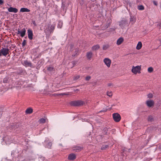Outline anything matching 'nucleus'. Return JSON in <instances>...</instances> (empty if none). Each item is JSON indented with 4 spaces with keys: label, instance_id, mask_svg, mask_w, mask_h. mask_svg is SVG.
<instances>
[{
    "label": "nucleus",
    "instance_id": "b1692460",
    "mask_svg": "<svg viewBox=\"0 0 161 161\" xmlns=\"http://www.w3.org/2000/svg\"><path fill=\"white\" fill-rule=\"evenodd\" d=\"M137 8L140 10H143L144 9V8L143 6L141 5L138 6Z\"/></svg>",
    "mask_w": 161,
    "mask_h": 161
},
{
    "label": "nucleus",
    "instance_id": "8fccbe9b",
    "mask_svg": "<svg viewBox=\"0 0 161 161\" xmlns=\"http://www.w3.org/2000/svg\"><path fill=\"white\" fill-rule=\"evenodd\" d=\"M8 10L9 12H10V8H8Z\"/></svg>",
    "mask_w": 161,
    "mask_h": 161
},
{
    "label": "nucleus",
    "instance_id": "de8ad7c7",
    "mask_svg": "<svg viewBox=\"0 0 161 161\" xmlns=\"http://www.w3.org/2000/svg\"><path fill=\"white\" fill-rule=\"evenodd\" d=\"M2 114V112L0 111V117H1Z\"/></svg>",
    "mask_w": 161,
    "mask_h": 161
},
{
    "label": "nucleus",
    "instance_id": "7c9ffc66",
    "mask_svg": "<svg viewBox=\"0 0 161 161\" xmlns=\"http://www.w3.org/2000/svg\"><path fill=\"white\" fill-rule=\"evenodd\" d=\"M26 40H23L22 43V46L23 47H24L26 45Z\"/></svg>",
    "mask_w": 161,
    "mask_h": 161
},
{
    "label": "nucleus",
    "instance_id": "f257e3e1",
    "mask_svg": "<svg viewBox=\"0 0 161 161\" xmlns=\"http://www.w3.org/2000/svg\"><path fill=\"white\" fill-rule=\"evenodd\" d=\"M55 24H53L52 25L48 24L47 25L44 29L45 32L47 34L53 33L55 29Z\"/></svg>",
    "mask_w": 161,
    "mask_h": 161
},
{
    "label": "nucleus",
    "instance_id": "a878e982",
    "mask_svg": "<svg viewBox=\"0 0 161 161\" xmlns=\"http://www.w3.org/2000/svg\"><path fill=\"white\" fill-rule=\"evenodd\" d=\"M153 70V68L152 67H150L148 68L147 71L149 73H151Z\"/></svg>",
    "mask_w": 161,
    "mask_h": 161
},
{
    "label": "nucleus",
    "instance_id": "9b49d317",
    "mask_svg": "<svg viewBox=\"0 0 161 161\" xmlns=\"http://www.w3.org/2000/svg\"><path fill=\"white\" fill-rule=\"evenodd\" d=\"M28 36V38L30 40H32L33 39V32L31 29H29L27 30Z\"/></svg>",
    "mask_w": 161,
    "mask_h": 161
},
{
    "label": "nucleus",
    "instance_id": "9d476101",
    "mask_svg": "<svg viewBox=\"0 0 161 161\" xmlns=\"http://www.w3.org/2000/svg\"><path fill=\"white\" fill-rule=\"evenodd\" d=\"M1 52L3 55L6 56L9 53V49L7 48H3L1 50Z\"/></svg>",
    "mask_w": 161,
    "mask_h": 161
},
{
    "label": "nucleus",
    "instance_id": "4c0bfd02",
    "mask_svg": "<svg viewBox=\"0 0 161 161\" xmlns=\"http://www.w3.org/2000/svg\"><path fill=\"white\" fill-rule=\"evenodd\" d=\"M65 7V3L62 2V8L64 9Z\"/></svg>",
    "mask_w": 161,
    "mask_h": 161
},
{
    "label": "nucleus",
    "instance_id": "72a5a7b5",
    "mask_svg": "<svg viewBox=\"0 0 161 161\" xmlns=\"http://www.w3.org/2000/svg\"><path fill=\"white\" fill-rule=\"evenodd\" d=\"M52 145V143L51 142H49L47 146L48 148H50Z\"/></svg>",
    "mask_w": 161,
    "mask_h": 161
},
{
    "label": "nucleus",
    "instance_id": "5fc2aeb1",
    "mask_svg": "<svg viewBox=\"0 0 161 161\" xmlns=\"http://www.w3.org/2000/svg\"><path fill=\"white\" fill-rule=\"evenodd\" d=\"M18 161V160H17V161ZM15 161H16V160H15Z\"/></svg>",
    "mask_w": 161,
    "mask_h": 161
},
{
    "label": "nucleus",
    "instance_id": "39448f33",
    "mask_svg": "<svg viewBox=\"0 0 161 161\" xmlns=\"http://www.w3.org/2000/svg\"><path fill=\"white\" fill-rule=\"evenodd\" d=\"M3 140L4 143H3V145L6 144L9 145L10 144V137L9 136H5L3 138Z\"/></svg>",
    "mask_w": 161,
    "mask_h": 161
},
{
    "label": "nucleus",
    "instance_id": "6ab92c4d",
    "mask_svg": "<svg viewBox=\"0 0 161 161\" xmlns=\"http://www.w3.org/2000/svg\"><path fill=\"white\" fill-rule=\"evenodd\" d=\"M100 48L99 45L97 44L96 45L93 46L92 47V50L93 51L99 49Z\"/></svg>",
    "mask_w": 161,
    "mask_h": 161
},
{
    "label": "nucleus",
    "instance_id": "c756f323",
    "mask_svg": "<svg viewBox=\"0 0 161 161\" xmlns=\"http://www.w3.org/2000/svg\"><path fill=\"white\" fill-rule=\"evenodd\" d=\"M107 95L109 96V97H111L112 96L113 94L111 92H107Z\"/></svg>",
    "mask_w": 161,
    "mask_h": 161
},
{
    "label": "nucleus",
    "instance_id": "7ed1b4c3",
    "mask_svg": "<svg viewBox=\"0 0 161 161\" xmlns=\"http://www.w3.org/2000/svg\"><path fill=\"white\" fill-rule=\"evenodd\" d=\"M128 25L127 21L126 19H123L119 22V25L123 29L125 28V27L128 26Z\"/></svg>",
    "mask_w": 161,
    "mask_h": 161
},
{
    "label": "nucleus",
    "instance_id": "0eeeda50",
    "mask_svg": "<svg viewBox=\"0 0 161 161\" xmlns=\"http://www.w3.org/2000/svg\"><path fill=\"white\" fill-rule=\"evenodd\" d=\"M103 62L108 67H110L111 63V61L108 58H105L103 60Z\"/></svg>",
    "mask_w": 161,
    "mask_h": 161
},
{
    "label": "nucleus",
    "instance_id": "c9c22d12",
    "mask_svg": "<svg viewBox=\"0 0 161 161\" xmlns=\"http://www.w3.org/2000/svg\"><path fill=\"white\" fill-rule=\"evenodd\" d=\"M147 97L149 98H152L153 97V95L152 93H149L148 94Z\"/></svg>",
    "mask_w": 161,
    "mask_h": 161
},
{
    "label": "nucleus",
    "instance_id": "393cba45",
    "mask_svg": "<svg viewBox=\"0 0 161 161\" xmlns=\"http://www.w3.org/2000/svg\"><path fill=\"white\" fill-rule=\"evenodd\" d=\"M74 52H75L74 54H72V56H75V55H76L78 52V49L77 48H75V49L74 50Z\"/></svg>",
    "mask_w": 161,
    "mask_h": 161
},
{
    "label": "nucleus",
    "instance_id": "3c124183",
    "mask_svg": "<svg viewBox=\"0 0 161 161\" xmlns=\"http://www.w3.org/2000/svg\"><path fill=\"white\" fill-rule=\"evenodd\" d=\"M1 50H0V56H1Z\"/></svg>",
    "mask_w": 161,
    "mask_h": 161
},
{
    "label": "nucleus",
    "instance_id": "f704fd0d",
    "mask_svg": "<svg viewBox=\"0 0 161 161\" xmlns=\"http://www.w3.org/2000/svg\"><path fill=\"white\" fill-rule=\"evenodd\" d=\"M108 145H105V146H103L101 148L102 149L104 150L105 149V148H107L108 147Z\"/></svg>",
    "mask_w": 161,
    "mask_h": 161
},
{
    "label": "nucleus",
    "instance_id": "2eb2a0df",
    "mask_svg": "<svg viewBox=\"0 0 161 161\" xmlns=\"http://www.w3.org/2000/svg\"><path fill=\"white\" fill-rule=\"evenodd\" d=\"M124 38L122 37H120L119 38L117 41L116 44L118 45H120L124 42Z\"/></svg>",
    "mask_w": 161,
    "mask_h": 161
},
{
    "label": "nucleus",
    "instance_id": "79ce46f5",
    "mask_svg": "<svg viewBox=\"0 0 161 161\" xmlns=\"http://www.w3.org/2000/svg\"><path fill=\"white\" fill-rule=\"evenodd\" d=\"M157 26L159 27V28H161V23L159 22L157 24Z\"/></svg>",
    "mask_w": 161,
    "mask_h": 161
},
{
    "label": "nucleus",
    "instance_id": "bb28decb",
    "mask_svg": "<svg viewBox=\"0 0 161 161\" xmlns=\"http://www.w3.org/2000/svg\"><path fill=\"white\" fill-rule=\"evenodd\" d=\"M80 76L79 75H76L74 76L73 80H76L80 78Z\"/></svg>",
    "mask_w": 161,
    "mask_h": 161
},
{
    "label": "nucleus",
    "instance_id": "a18cd8bd",
    "mask_svg": "<svg viewBox=\"0 0 161 161\" xmlns=\"http://www.w3.org/2000/svg\"><path fill=\"white\" fill-rule=\"evenodd\" d=\"M3 0H0V5L3 4Z\"/></svg>",
    "mask_w": 161,
    "mask_h": 161
},
{
    "label": "nucleus",
    "instance_id": "1a4fd4ad",
    "mask_svg": "<svg viewBox=\"0 0 161 161\" xmlns=\"http://www.w3.org/2000/svg\"><path fill=\"white\" fill-rule=\"evenodd\" d=\"M26 33V30L25 28H23L21 31L19 30L17 31V34H20V36L23 37L25 35Z\"/></svg>",
    "mask_w": 161,
    "mask_h": 161
},
{
    "label": "nucleus",
    "instance_id": "864d4df0",
    "mask_svg": "<svg viewBox=\"0 0 161 161\" xmlns=\"http://www.w3.org/2000/svg\"><path fill=\"white\" fill-rule=\"evenodd\" d=\"M129 5L130 6V3H129Z\"/></svg>",
    "mask_w": 161,
    "mask_h": 161
},
{
    "label": "nucleus",
    "instance_id": "e433bc0d",
    "mask_svg": "<svg viewBox=\"0 0 161 161\" xmlns=\"http://www.w3.org/2000/svg\"><path fill=\"white\" fill-rule=\"evenodd\" d=\"M107 111V109H103L102 110L100 111L99 112H98V113H101L102 112H106Z\"/></svg>",
    "mask_w": 161,
    "mask_h": 161
},
{
    "label": "nucleus",
    "instance_id": "5701e85b",
    "mask_svg": "<svg viewBox=\"0 0 161 161\" xmlns=\"http://www.w3.org/2000/svg\"><path fill=\"white\" fill-rule=\"evenodd\" d=\"M25 64L29 66H31V62H29L27 61H25L24 62Z\"/></svg>",
    "mask_w": 161,
    "mask_h": 161
},
{
    "label": "nucleus",
    "instance_id": "f03ea898",
    "mask_svg": "<svg viewBox=\"0 0 161 161\" xmlns=\"http://www.w3.org/2000/svg\"><path fill=\"white\" fill-rule=\"evenodd\" d=\"M85 102L81 100L73 101L71 102V104L74 106H80L83 105Z\"/></svg>",
    "mask_w": 161,
    "mask_h": 161
},
{
    "label": "nucleus",
    "instance_id": "49530a36",
    "mask_svg": "<svg viewBox=\"0 0 161 161\" xmlns=\"http://www.w3.org/2000/svg\"><path fill=\"white\" fill-rule=\"evenodd\" d=\"M67 94L66 93H61L60 94V95H66Z\"/></svg>",
    "mask_w": 161,
    "mask_h": 161
},
{
    "label": "nucleus",
    "instance_id": "2f4dec72",
    "mask_svg": "<svg viewBox=\"0 0 161 161\" xmlns=\"http://www.w3.org/2000/svg\"><path fill=\"white\" fill-rule=\"evenodd\" d=\"M153 120V117L152 116H149L148 118V121H152Z\"/></svg>",
    "mask_w": 161,
    "mask_h": 161
},
{
    "label": "nucleus",
    "instance_id": "c85d7f7f",
    "mask_svg": "<svg viewBox=\"0 0 161 161\" xmlns=\"http://www.w3.org/2000/svg\"><path fill=\"white\" fill-rule=\"evenodd\" d=\"M47 70L50 71H53L54 69V68L52 66H49L47 68Z\"/></svg>",
    "mask_w": 161,
    "mask_h": 161
},
{
    "label": "nucleus",
    "instance_id": "09e8293b",
    "mask_svg": "<svg viewBox=\"0 0 161 161\" xmlns=\"http://www.w3.org/2000/svg\"><path fill=\"white\" fill-rule=\"evenodd\" d=\"M112 85V84L111 83H108V86H110Z\"/></svg>",
    "mask_w": 161,
    "mask_h": 161
},
{
    "label": "nucleus",
    "instance_id": "f8f14e48",
    "mask_svg": "<svg viewBox=\"0 0 161 161\" xmlns=\"http://www.w3.org/2000/svg\"><path fill=\"white\" fill-rule=\"evenodd\" d=\"M82 148L83 147H82L78 146H75L73 147V150L76 152H78L80 151Z\"/></svg>",
    "mask_w": 161,
    "mask_h": 161
},
{
    "label": "nucleus",
    "instance_id": "37998d69",
    "mask_svg": "<svg viewBox=\"0 0 161 161\" xmlns=\"http://www.w3.org/2000/svg\"><path fill=\"white\" fill-rule=\"evenodd\" d=\"M153 3L156 6H157L158 5L157 2L155 1H153Z\"/></svg>",
    "mask_w": 161,
    "mask_h": 161
},
{
    "label": "nucleus",
    "instance_id": "ddd939ff",
    "mask_svg": "<svg viewBox=\"0 0 161 161\" xmlns=\"http://www.w3.org/2000/svg\"><path fill=\"white\" fill-rule=\"evenodd\" d=\"M33 112V109L31 107L27 108L25 111V113L26 114H32Z\"/></svg>",
    "mask_w": 161,
    "mask_h": 161
},
{
    "label": "nucleus",
    "instance_id": "20e7f679",
    "mask_svg": "<svg viewBox=\"0 0 161 161\" xmlns=\"http://www.w3.org/2000/svg\"><path fill=\"white\" fill-rule=\"evenodd\" d=\"M141 69V66H137L136 67L133 66L131 70L132 72L134 74H136L137 73H140V70Z\"/></svg>",
    "mask_w": 161,
    "mask_h": 161
},
{
    "label": "nucleus",
    "instance_id": "a211bd4d",
    "mask_svg": "<svg viewBox=\"0 0 161 161\" xmlns=\"http://www.w3.org/2000/svg\"><path fill=\"white\" fill-rule=\"evenodd\" d=\"M30 11V10L29 9L25 8H21L20 12H29Z\"/></svg>",
    "mask_w": 161,
    "mask_h": 161
},
{
    "label": "nucleus",
    "instance_id": "f3484780",
    "mask_svg": "<svg viewBox=\"0 0 161 161\" xmlns=\"http://www.w3.org/2000/svg\"><path fill=\"white\" fill-rule=\"evenodd\" d=\"M136 21V18L133 16H131L130 20V23L132 25H133L134 24Z\"/></svg>",
    "mask_w": 161,
    "mask_h": 161
},
{
    "label": "nucleus",
    "instance_id": "a19ab883",
    "mask_svg": "<svg viewBox=\"0 0 161 161\" xmlns=\"http://www.w3.org/2000/svg\"><path fill=\"white\" fill-rule=\"evenodd\" d=\"M91 79L90 76H87L86 78V80H89Z\"/></svg>",
    "mask_w": 161,
    "mask_h": 161
},
{
    "label": "nucleus",
    "instance_id": "cd10ccee",
    "mask_svg": "<svg viewBox=\"0 0 161 161\" xmlns=\"http://www.w3.org/2000/svg\"><path fill=\"white\" fill-rule=\"evenodd\" d=\"M109 47L108 45H104L103 46V49L104 50H106Z\"/></svg>",
    "mask_w": 161,
    "mask_h": 161
},
{
    "label": "nucleus",
    "instance_id": "6e6552de",
    "mask_svg": "<svg viewBox=\"0 0 161 161\" xmlns=\"http://www.w3.org/2000/svg\"><path fill=\"white\" fill-rule=\"evenodd\" d=\"M154 101L153 100H148L147 101L146 104L148 107H153L154 105Z\"/></svg>",
    "mask_w": 161,
    "mask_h": 161
},
{
    "label": "nucleus",
    "instance_id": "c03bdc74",
    "mask_svg": "<svg viewBox=\"0 0 161 161\" xmlns=\"http://www.w3.org/2000/svg\"><path fill=\"white\" fill-rule=\"evenodd\" d=\"M39 161H42V160H44V157H40L39 158Z\"/></svg>",
    "mask_w": 161,
    "mask_h": 161
},
{
    "label": "nucleus",
    "instance_id": "412c9836",
    "mask_svg": "<svg viewBox=\"0 0 161 161\" xmlns=\"http://www.w3.org/2000/svg\"><path fill=\"white\" fill-rule=\"evenodd\" d=\"M18 11V9L16 8H14L11 7V12H14L16 13Z\"/></svg>",
    "mask_w": 161,
    "mask_h": 161
},
{
    "label": "nucleus",
    "instance_id": "423d86ee",
    "mask_svg": "<svg viewBox=\"0 0 161 161\" xmlns=\"http://www.w3.org/2000/svg\"><path fill=\"white\" fill-rule=\"evenodd\" d=\"M113 117L114 121H120L121 117L119 114L115 113L113 114Z\"/></svg>",
    "mask_w": 161,
    "mask_h": 161
},
{
    "label": "nucleus",
    "instance_id": "ea45409f",
    "mask_svg": "<svg viewBox=\"0 0 161 161\" xmlns=\"http://www.w3.org/2000/svg\"><path fill=\"white\" fill-rule=\"evenodd\" d=\"M32 23L34 26H37V25H36V21H35L33 20L32 21Z\"/></svg>",
    "mask_w": 161,
    "mask_h": 161
},
{
    "label": "nucleus",
    "instance_id": "aec40b11",
    "mask_svg": "<svg viewBox=\"0 0 161 161\" xmlns=\"http://www.w3.org/2000/svg\"><path fill=\"white\" fill-rule=\"evenodd\" d=\"M142 47V44L141 42H138L136 47V48L137 50L140 49Z\"/></svg>",
    "mask_w": 161,
    "mask_h": 161
},
{
    "label": "nucleus",
    "instance_id": "dca6fc26",
    "mask_svg": "<svg viewBox=\"0 0 161 161\" xmlns=\"http://www.w3.org/2000/svg\"><path fill=\"white\" fill-rule=\"evenodd\" d=\"M92 55L93 54L92 52H88L86 53V56L87 58L89 60H91L92 57Z\"/></svg>",
    "mask_w": 161,
    "mask_h": 161
},
{
    "label": "nucleus",
    "instance_id": "603ef678",
    "mask_svg": "<svg viewBox=\"0 0 161 161\" xmlns=\"http://www.w3.org/2000/svg\"><path fill=\"white\" fill-rule=\"evenodd\" d=\"M41 122H42V123H44V121H41Z\"/></svg>",
    "mask_w": 161,
    "mask_h": 161
},
{
    "label": "nucleus",
    "instance_id": "4468645a",
    "mask_svg": "<svg viewBox=\"0 0 161 161\" xmlns=\"http://www.w3.org/2000/svg\"><path fill=\"white\" fill-rule=\"evenodd\" d=\"M76 158V155L74 153H71L68 156V159L71 160H73Z\"/></svg>",
    "mask_w": 161,
    "mask_h": 161
},
{
    "label": "nucleus",
    "instance_id": "473e14b6",
    "mask_svg": "<svg viewBox=\"0 0 161 161\" xmlns=\"http://www.w3.org/2000/svg\"><path fill=\"white\" fill-rule=\"evenodd\" d=\"M48 119H47V118L46 116H44L43 118H41L39 121H46V120H47Z\"/></svg>",
    "mask_w": 161,
    "mask_h": 161
},
{
    "label": "nucleus",
    "instance_id": "4be33fe9",
    "mask_svg": "<svg viewBox=\"0 0 161 161\" xmlns=\"http://www.w3.org/2000/svg\"><path fill=\"white\" fill-rule=\"evenodd\" d=\"M63 23L61 21H59L57 25V27L58 28H61L62 26Z\"/></svg>",
    "mask_w": 161,
    "mask_h": 161
},
{
    "label": "nucleus",
    "instance_id": "58836bf2",
    "mask_svg": "<svg viewBox=\"0 0 161 161\" xmlns=\"http://www.w3.org/2000/svg\"><path fill=\"white\" fill-rule=\"evenodd\" d=\"M2 161H9V160L7 159V158H5L2 159Z\"/></svg>",
    "mask_w": 161,
    "mask_h": 161
}]
</instances>
